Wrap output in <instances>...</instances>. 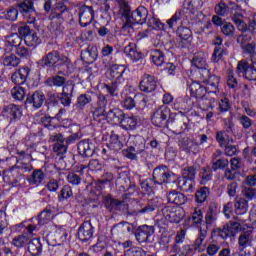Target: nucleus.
Listing matches in <instances>:
<instances>
[{"mask_svg": "<svg viewBox=\"0 0 256 256\" xmlns=\"http://www.w3.org/2000/svg\"><path fill=\"white\" fill-rule=\"evenodd\" d=\"M149 15V11L145 6H139L136 10H134L130 17H127L124 25L122 26V30L127 31V33H131L133 31V25H143V23L147 22V17Z\"/></svg>", "mask_w": 256, "mask_h": 256, "instance_id": "obj_1", "label": "nucleus"}, {"mask_svg": "<svg viewBox=\"0 0 256 256\" xmlns=\"http://www.w3.org/2000/svg\"><path fill=\"white\" fill-rule=\"evenodd\" d=\"M19 12L22 15H29V13H33V2L27 0L18 7H11L6 12H4V17L8 21H17V17L19 16Z\"/></svg>", "mask_w": 256, "mask_h": 256, "instance_id": "obj_2", "label": "nucleus"}, {"mask_svg": "<svg viewBox=\"0 0 256 256\" xmlns=\"http://www.w3.org/2000/svg\"><path fill=\"white\" fill-rule=\"evenodd\" d=\"M42 67H59L61 65H69V58L60 56L59 52L52 51L45 55L40 61Z\"/></svg>", "mask_w": 256, "mask_h": 256, "instance_id": "obj_3", "label": "nucleus"}, {"mask_svg": "<svg viewBox=\"0 0 256 256\" xmlns=\"http://www.w3.org/2000/svg\"><path fill=\"white\" fill-rule=\"evenodd\" d=\"M170 115L171 110L167 106H160L152 115L153 125L156 127H167V123H173V120L169 117Z\"/></svg>", "mask_w": 256, "mask_h": 256, "instance_id": "obj_4", "label": "nucleus"}, {"mask_svg": "<svg viewBox=\"0 0 256 256\" xmlns=\"http://www.w3.org/2000/svg\"><path fill=\"white\" fill-rule=\"evenodd\" d=\"M67 11V6L63 2L54 5L50 14L52 31H61V23H63V13Z\"/></svg>", "mask_w": 256, "mask_h": 256, "instance_id": "obj_5", "label": "nucleus"}, {"mask_svg": "<svg viewBox=\"0 0 256 256\" xmlns=\"http://www.w3.org/2000/svg\"><path fill=\"white\" fill-rule=\"evenodd\" d=\"M230 17L233 23L236 25L238 31H241L242 33H245V31H247V23L243 21V18L245 16L243 15V10H241V7H239V5L232 4L230 8Z\"/></svg>", "mask_w": 256, "mask_h": 256, "instance_id": "obj_6", "label": "nucleus"}, {"mask_svg": "<svg viewBox=\"0 0 256 256\" xmlns=\"http://www.w3.org/2000/svg\"><path fill=\"white\" fill-rule=\"evenodd\" d=\"M236 73L237 75H242L248 81H256V69L247 60H241L237 63Z\"/></svg>", "mask_w": 256, "mask_h": 256, "instance_id": "obj_7", "label": "nucleus"}, {"mask_svg": "<svg viewBox=\"0 0 256 256\" xmlns=\"http://www.w3.org/2000/svg\"><path fill=\"white\" fill-rule=\"evenodd\" d=\"M95 17V11L93 7L82 5L79 6V23L81 27H87V25H91L93 23V19Z\"/></svg>", "mask_w": 256, "mask_h": 256, "instance_id": "obj_8", "label": "nucleus"}, {"mask_svg": "<svg viewBox=\"0 0 256 256\" xmlns=\"http://www.w3.org/2000/svg\"><path fill=\"white\" fill-rule=\"evenodd\" d=\"M18 32L22 37H24V43L28 47H35L36 45H39V36H37V33L31 31L29 26H20L18 28Z\"/></svg>", "mask_w": 256, "mask_h": 256, "instance_id": "obj_9", "label": "nucleus"}, {"mask_svg": "<svg viewBox=\"0 0 256 256\" xmlns=\"http://www.w3.org/2000/svg\"><path fill=\"white\" fill-rule=\"evenodd\" d=\"M50 143L53 144V151L56 153V155H65L67 153V145H65V137H63V134H52L49 138Z\"/></svg>", "mask_w": 256, "mask_h": 256, "instance_id": "obj_10", "label": "nucleus"}, {"mask_svg": "<svg viewBox=\"0 0 256 256\" xmlns=\"http://www.w3.org/2000/svg\"><path fill=\"white\" fill-rule=\"evenodd\" d=\"M2 115L9 123H13V121H17V119L21 118L22 112L19 106L10 104L3 107Z\"/></svg>", "mask_w": 256, "mask_h": 256, "instance_id": "obj_11", "label": "nucleus"}, {"mask_svg": "<svg viewBox=\"0 0 256 256\" xmlns=\"http://www.w3.org/2000/svg\"><path fill=\"white\" fill-rule=\"evenodd\" d=\"M140 91L144 93H153L157 89V79L155 76L150 74H145L140 81Z\"/></svg>", "mask_w": 256, "mask_h": 256, "instance_id": "obj_12", "label": "nucleus"}, {"mask_svg": "<svg viewBox=\"0 0 256 256\" xmlns=\"http://www.w3.org/2000/svg\"><path fill=\"white\" fill-rule=\"evenodd\" d=\"M153 179L158 185H162V183H169V179H171V173H169L167 166L156 167L153 171Z\"/></svg>", "mask_w": 256, "mask_h": 256, "instance_id": "obj_13", "label": "nucleus"}, {"mask_svg": "<svg viewBox=\"0 0 256 256\" xmlns=\"http://www.w3.org/2000/svg\"><path fill=\"white\" fill-rule=\"evenodd\" d=\"M93 225L89 221H85L78 229V238L82 241H90L93 238Z\"/></svg>", "mask_w": 256, "mask_h": 256, "instance_id": "obj_14", "label": "nucleus"}, {"mask_svg": "<svg viewBox=\"0 0 256 256\" xmlns=\"http://www.w3.org/2000/svg\"><path fill=\"white\" fill-rule=\"evenodd\" d=\"M154 233L155 227L142 225L138 228L136 239L139 243H147V241H149V237H151Z\"/></svg>", "mask_w": 256, "mask_h": 256, "instance_id": "obj_15", "label": "nucleus"}, {"mask_svg": "<svg viewBox=\"0 0 256 256\" xmlns=\"http://www.w3.org/2000/svg\"><path fill=\"white\" fill-rule=\"evenodd\" d=\"M99 56V50L95 45H89L86 50L81 53V58L85 63L91 64L97 61V57Z\"/></svg>", "mask_w": 256, "mask_h": 256, "instance_id": "obj_16", "label": "nucleus"}, {"mask_svg": "<svg viewBox=\"0 0 256 256\" xmlns=\"http://www.w3.org/2000/svg\"><path fill=\"white\" fill-rule=\"evenodd\" d=\"M29 73H31V69H29V67L20 68L12 74V83H14V85H23L25 81H27Z\"/></svg>", "mask_w": 256, "mask_h": 256, "instance_id": "obj_17", "label": "nucleus"}, {"mask_svg": "<svg viewBox=\"0 0 256 256\" xmlns=\"http://www.w3.org/2000/svg\"><path fill=\"white\" fill-rule=\"evenodd\" d=\"M73 86L65 85L63 86L62 93L59 94V101L64 107H69L71 105V97H73Z\"/></svg>", "mask_w": 256, "mask_h": 256, "instance_id": "obj_18", "label": "nucleus"}, {"mask_svg": "<svg viewBox=\"0 0 256 256\" xmlns=\"http://www.w3.org/2000/svg\"><path fill=\"white\" fill-rule=\"evenodd\" d=\"M127 145H130L131 150L135 153H143L145 151V141L140 136L129 137Z\"/></svg>", "mask_w": 256, "mask_h": 256, "instance_id": "obj_19", "label": "nucleus"}, {"mask_svg": "<svg viewBox=\"0 0 256 256\" xmlns=\"http://www.w3.org/2000/svg\"><path fill=\"white\" fill-rule=\"evenodd\" d=\"M78 153L82 157H92L95 153V146L88 140H82L78 143Z\"/></svg>", "mask_w": 256, "mask_h": 256, "instance_id": "obj_20", "label": "nucleus"}, {"mask_svg": "<svg viewBox=\"0 0 256 256\" xmlns=\"http://www.w3.org/2000/svg\"><path fill=\"white\" fill-rule=\"evenodd\" d=\"M45 102V95L43 92L36 91L31 96L26 99V103L32 105L35 109H39L42 107L43 103Z\"/></svg>", "mask_w": 256, "mask_h": 256, "instance_id": "obj_21", "label": "nucleus"}, {"mask_svg": "<svg viewBox=\"0 0 256 256\" xmlns=\"http://www.w3.org/2000/svg\"><path fill=\"white\" fill-rule=\"evenodd\" d=\"M107 145L110 150L109 155H113V153H117V151H121V149H123V143L119 141V135L115 134V132L111 133Z\"/></svg>", "mask_w": 256, "mask_h": 256, "instance_id": "obj_22", "label": "nucleus"}, {"mask_svg": "<svg viewBox=\"0 0 256 256\" xmlns=\"http://www.w3.org/2000/svg\"><path fill=\"white\" fill-rule=\"evenodd\" d=\"M124 53L126 57H129L132 61H139V59H141V52L137 49V44L135 42H130L124 47Z\"/></svg>", "mask_w": 256, "mask_h": 256, "instance_id": "obj_23", "label": "nucleus"}, {"mask_svg": "<svg viewBox=\"0 0 256 256\" xmlns=\"http://www.w3.org/2000/svg\"><path fill=\"white\" fill-rule=\"evenodd\" d=\"M190 93L192 97H195L196 99H203L207 90L199 82H192L190 84Z\"/></svg>", "mask_w": 256, "mask_h": 256, "instance_id": "obj_24", "label": "nucleus"}, {"mask_svg": "<svg viewBox=\"0 0 256 256\" xmlns=\"http://www.w3.org/2000/svg\"><path fill=\"white\" fill-rule=\"evenodd\" d=\"M124 116L125 114L121 109H113L106 114V119L111 123H115L116 125L117 124L121 125V122L123 121Z\"/></svg>", "mask_w": 256, "mask_h": 256, "instance_id": "obj_25", "label": "nucleus"}, {"mask_svg": "<svg viewBox=\"0 0 256 256\" xmlns=\"http://www.w3.org/2000/svg\"><path fill=\"white\" fill-rule=\"evenodd\" d=\"M168 203H174V205H185L187 198L181 192L171 191L167 195Z\"/></svg>", "mask_w": 256, "mask_h": 256, "instance_id": "obj_26", "label": "nucleus"}, {"mask_svg": "<svg viewBox=\"0 0 256 256\" xmlns=\"http://www.w3.org/2000/svg\"><path fill=\"white\" fill-rule=\"evenodd\" d=\"M236 215H245L249 211V202L244 198H236L234 202Z\"/></svg>", "mask_w": 256, "mask_h": 256, "instance_id": "obj_27", "label": "nucleus"}, {"mask_svg": "<svg viewBox=\"0 0 256 256\" xmlns=\"http://www.w3.org/2000/svg\"><path fill=\"white\" fill-rule=\"evenodd\" d=\"M253 241V231L247 230L243 234H241L238 238V245L241 249H247L251 242Z\"/></svg>", "mask_w": 256, "mask_h": 256, "instance_id": "obj_28", "label": "nucleus"}, {"mask_svg": "<svg viewBox=\"0 0 256 256\" xmlns=\"http://www.w3.org/2000/svg\"><path fill=\"white\" fill-rule=\"evenodd\" d=\"M43 251V246L41 245V241L37 238H34L28 243V253L32 256L41 255Z\"/></svg>", "mask_w": 256, "mask_h": 256, "instance_id": "obj_29", "label": "nucleus"}, {"mask_svg": "<svg viewBox=\"0 0 256 256\" xmlns=\"http://www.w3.org/2000/svg\"><path fill=\"white\" fill-rule=\"evenodd\" d=\"M121 128L126 131H133L137 127V119L135 116H123L122 122H120Z\"/></svg>", "mask_w": 256, "mask_h": 256, "instance_id": "obj_30", "label": "nucleus"}, {"mask_svg": "<svg viewBox=\"0 0 256 256\" xmlns=\"http://www.w3.org/2000/svg\"><path fill=\"white\" fill-rule=\"evenodd\" d=\"M3 177L4 181H7L8 183H17V179H19V169H17V166H13L4 171Z\"/></svg>", "mask_w": 256, "mask_h": 256, "instance_id": "obj_31", "label": "nucleus"}, {"mask_svg": "<svg viewBox=\"0 0 256 256\" xmlns=\"http://www.w3.org/2000/svg\"><path fill=\"white\" fill-rule=\"evenodd\" d=\"M182 149L183 151H186V153L197 155V152L199 151V144L195 140L186 139L182 143Z\"/></svg>", "mask_w": 256, "mask_h": 256, "instance_id": "obj_32", "label": "nucleus"}, {"mask_svg": "<svg viewBox=\"0 0 256 256\" xmlns=\"http://www.w3.org/2000/svg\"><path fill=\"white\" fill-rule=\"evenodd\" d=\"M150 58L156 67H161L165 63V54L161 50H151Z\"/></svg>", "mask_w": 256, "mask_h": 256, "instance_id": "obj_33", "label": "nucleus"}, {"mask_svg": "<svg viewBox=\"0 0 256 256\" xmlns=\"http://www.w3.org/2000/svg\"><path fill=\"white\" fill-rule=\"evenodd\" d=\"M214 13L219 17H227L231 14V7L222 0L214 6Z\"/></svg>", "mask_w": 256, "mask_h": 256, "instance_id": "obj_34", "label": "nucleus"}, {"mask_svg": "<svg viewBox=\"0 0 256 256\" xmlns=\"http://www.w3.org/2000/svg\"><path fill=\"white\" fill-rule=\"evenodd\" d=\"M206 93L217 94L219 91V76H210L206 84Z\"/></svg>", "mask_w": 256, "mask_h": 256, "instance_id": "obj_35", "label": "nucleus"}, {"mask_svg": "<svg viewBox=\"0 0 256 256\" xmlns=\"http://www.w3.org/2000/svg\"><path fill=\"white\" fill-rule=\"evenodd\" d=\"M207 238V230L200 229V234L198 238L194 242V249L198 253H203L205 251V247H203V241Z\"/></svg>", "mask_w": 256, "mask_h": 256, "instance_id": "obj_36", "label": "nucleus"}, {"mask_svg": "<svg viewBox=\"0 0 256 256\" xmlns=\"http://www.w3.org/2000/svg\"><path fill=\"white\" fill-rule=\"evenodd\" d=\"M178 187H180L181 191H184L185 193H191L193 192V187H195V182L193 180H190L188 178H181L178 181Z\"/></svg>", "mask_w": 256, "mask_h": 256, "instance_id": "obj_37", "label": "nucleus"}, {"mask_svg": "<svg viewBox=\"0 0 256 256\" xmlns=\"http://www.w3.org/2000/svg\"><path fill=\"white\" fill-rule=\"evenodd\" d=\"M210 190L207 188V186H204L200 189H198L195 193V201L196 203H205L207 201V198L209 197Z\"/></svg>", "mask_w": 256, "mask_h": 256, "instance_id": "obj_38", "label": "nucleus"}, {"mask_svg": "<svg viewBox=\"0 0 256 256\" xmlns=\"http://www.w3.org/2000/svg\"><path fill=\"white\" fill-rule=\"evenodd\" d=\"M112 235H125V233H131V224L125 222L118 224L111 230Z\"/></svg>", "mask_w": 256, "mask_h": 256, "instance_id": "obj_39", "label": "nucleus"}, {"mask_svg": "<svg viewBox=\"0 0 256 256\" xmlns=\"http://www.w3.org/2000/svg\"><path fill=\"white\" fill-rule=\"evenodd\" d=\"M117 3L119 5V14L125 18V21H127V17H130L131 15V7H129V3L127 0H117Z\"/></svg>", "mask_w": 256, "mask_h": 256, "instance_id": "obj_40", "label": "nucleus"}, {"mask_svg": "<svg viewBox=\"0 0 256 256\" xmlns=\"http://www.w3.org/2000/svg\"><path fill=\"white\" fill-rule=\"evenodd\" d=\"M176 35L182 41H189L193 37V32L187 27L179 26L176 30Z\"/></svg>", "mask_w": 256, "mask_h": 256, "instance_id": "obj_41", "label": "nucleus"}, {"mask_svg": "<svg viewBox=\"0 0 256 256\" xmlns=\"http://www.w3.org/2000/svg\"><path fill=\"white\" fill-rule=\"evenodd\" d=\"M20 63L21 59H19V57H17L15 54H10L3 58L4 67H18Z\"/></svg>", "mask_w": 256, "mask_h": 256, "instance_id": "obj_42", "label": "nucleus"}, {"mask_svg": "<svg viewBox=\"0 0 256 256\" xmlns=\"http://www.w3.org/2000/svg\"><path fill=\"white\" fill-rule=\"evenodd\" d=\"M51 219H53V213L50 209L46 208L38 216V225H47Z\"/></svg>", "mask_w": 256, "mask_h": 256, "instance_id": "obj_43", "label": "nucleus"}, {"mask_svg": "<svg viewBox=\"0 0 256 256\" xmlns=\"http://www.w3.org/2000/svg\"><path fill=\"white\" fill-rule=\"evenodd\" d=\"M109 73L112 79H120L125 73V66L114 64L110 67Z\"/></svg>", "mask_w": 256, "mask_h": 256, "instance_id": "obj_44", "label": "nucleus"}, {"mask_svg": "<svg viewBox=\"0 0 256 256\" xmlns=\"http://www.w3.org/2000/svg\"><path fill=\"white\" fill-rule=\"evenodd\" d=\"M25 95H27V92L25 91V88L21 86H15L11 89V96L16 101H23L25 99Z\"/></svg>", "mask_w": 256, "mask_h": 256, "instance_id": "obj_45", "label": "nucleus"}, {"mask_svg": "<svg viewBox=\"0 0 256 256\" xmlns=\"http://www.w3.org/2000/svg\"><path fill=\"white\" fill-rule=\"evenodd\" d=\"M27 243H29V236L25 234L18 235L12 240V245H14V247H17L18 249H21V247H25Z\"/></svg>", "mask_w": 256, "mask_h": 256, "instance_id": "obj_46", "label": "nucleus"}, {"mask_svg": "<svg viewBox=\"0 0 256 256\" xmlns=\"http://www.w3.org/2000/svg\"><path fill=\"white\" fill-rule=\"evenodd\" d=\"M44 179H45V173H43V170L36 169L32 173V177L30 178V183H32V185H39L40 183H43Z\"/></svg>", "mask_w": 256, "mask_h": 256, "instance_id": "obj_47", "label": "nucleus"}, {"mask_svg": "<svg viewBox=\"0 0 256 256\" xmlns=\"http://www.w3.org/2000/svg\"><path fill=\"white\" fill-rule=\"evenodd\" d=\"M159 203H161V200H159L157 198H153L146 205L143 204L144 215L147 213H153V211H155V209H157V207H159Z\"/></svg>", "mask_w": 256, "mask_h": 256, "instance_id": "obj_48", "label": "nucleus"}, {"mask_svg": "<svg viewBox=\"0 0 256 256\" xmlns=\"http://www.w3.org/2000/svg\"><path fill=\"white\" fill-rule=\"evenodd\" d=\"M173 253H176V256H187L191 253V246L184 245L179 247L177 244H174L172 247Z\"/></svg>", "mask_w": 256, "mask_h": 256, "instance_id": "obj_49", "label": "nucleus"}, {"mask_svg": "<svg viewBox=\"0 0 256 256\" xmlns=\"http://www.w3.org/2000/svg\"><path fill=\"white\" fill-rule=\"evenodd\" d=\"M67 231L63 228H59L54 232V241L61 245V243H65L67 240Z\"/></svg>", "mask_w": 256, "mask_h": 256, "instance_id": "obj_50", "label": "nucleus"}, {"mask_svg": "<svg viewBox=\"0 0 256 256\" xmlns=\"http://www.w3.org/2000/svg\"><path fill=\"white\" fill-rule=\"evenodd\" d=\"M185 217V212L181 208H176L169 220L170 223H181V220Z\"/></svg>", "mask_w": 256, "mask_h": 256, "instance_id": "obj_51", "label": "nucleus"}, {"mask_svg": "<svg viewBox=\"0 0 256 256\" xmlns=\"http://www.w3.org/2000/svg\"><path fill=\"white\" fill-rule=\"evenodd\" d=\"M221 33L226 37H232L235 35V26L231 22H225L221 26Z\"/></svg>", "mask_w": 256, "mask_h": 256, "instance_id": "obj_52", "label": "nucleus"}, {"mask_svg": "<svg viewBox=\"0 0 256 256\" xmlns=\"http://www.w3.org/2000/svg\"><path fill=\"white\" fill-rule=\"evenodd\" d=\"M71 197H73V189L69 185H64L60 191V195L58 196L59 201L69 199Z\"/></svg>", "mask_w": 256, "mask_h": 256, "instance_id": "obj_53", "label": "nucleus"}, {"mask_svg": "<svg viewBox=\"0 0 256 256\" xmlns=\"http://www.w3.org/2000/svg\"><path fill=\"white\" fill-rule=\"evenodd\" d=\"M225 227L227 228L230 237H235V235H237L241 229V224L239 222H230L226 224Z\"/></svg>", "mask_w": 256, "mask_h": 256, "instance_id": "obj_54", "label": "nucleus"}, {"mask_svg": "<svg viewBox=\"0 0 256 256\" xmlns=\"http://www.w3.org/2000/svg\"><path fill=\"white\" fill-rule=\"evenodd\" d=\"M229 166V160L225 158H218L212 162V169L217 171L218 169H225Z\"/></svg>", "mask_w": 256, "mask_h": 256, "instance_id": "obj_55", "label": "nucleus"}, {"mask_svg": "<svg viewBox=\"0 0 256 256\" xmlns=\"http://www.w3.org/2000/svg\"><path fill=\"white\" fill-rule=\"evenodd\" d=\"M201 181L200 183L202 185H205L206 183H209L213 177V172H211V168H203L202 172L200 173Z\"/></svg>", "mask_w": 256, "mask_h": 256, "instance_id": "obj_56", "label": "nucleus"}, {"mask_svg": "<svg viewBox=\"0 0 256 256\" xmlns=\"http://www.w3.org/2000/svg\"><path fill=\"white\" fill-rule=\"evenodd\" d=\"M192 65L197 67V69H205V67H207V62L203 56L195 55L192 59Z\"/></svg>", "mask_w": 256, "mask_h": 256, "instance_id": "obj_57", "label": "nucleus"}, {"mask_svg": "<svg viewBox=\"0 0 256 256\" xmlns=\"http://www.w3.org/2000/svg\"><path fill=\"white\" fill-rule=\"evenodd\" d=\"M105 206H106V209H108L109 211H117L119 207V200L108 196L106 197V200H105Z\"/></svg>", "mask_w": 256, "mask_h": 256, "instance_id": "obj_58", "label": "nucleus"}, {"mask_svg": "<svg viewBox=\"0 0 256 256\" xmlns=\"http://www.w3.org/2000/svg\"><path fill=\"white\" fill-rule=\"evenodd\" d=\"M129 215L132 217H137L138 215H144L143 203H135L134 205L130 206Z\"/></svg>", "mask_w": 256, "mask_h": 256, "instance_id": "obj_59", "label": "nucleus"}, {"mask_svg": "<svg viewBox=\"0 0 256 256\" xmlns=\"http://www.w3.org/2000/svg\"><path fill=\"white\" fill-rule=\"evenodd\" d=\"M227 85L229 89H236L239 83L237 82V78L233 75V70L228 69L227 71Z\"/></svg>", "mask_w": 256, "mask_h": 256, "instance_id": "obj_60", "label": "nucleus"}, {"mask_svg": "<svg viewBox=\"0 0 256 256\" xmlns=\"http://www.w3.org/2000/svg\"><path fill=\"white\" fill-rule=\"evenodd\" d=\"M146 252L141 247H132L124 252L123 256H145Z\"/></svg>", "mask_w": 256, "mask_h": 256, "instance_id": "obj_61", "label": "nucleus"}, {"mask_svg": "<svg viewBox=\"0 0 256 256\" xmlns=\"http://www.w3.org/2000/svg\"><path fill=\"white\" fill-rule=\"evenodd\" d=\"M157 182L154 179H146L141 183V188L148 193H151L155 189Z\"/></svg>", "mask_w": 256, "mask_h": 256, "instance_id": "obj_62", "label": "nucleus"}, {"mask_svg": "<svg viewBox=\"0 0 256 256\" xmlns=\"http://www.w3.org/2000/svg\"><path fill=\"white\" fill-rule=\"evenodd\" d=\"M192 223L195 225H199L203 222V211H201L199 208H195L194 212L191 215Z\"/></svg>", "mask_w": 256, "mask_h": 256, "instance_id": "obj_63", "label": "nucleus"}, {"mask_svg": "<svg viewBox=\"0 0 256 256\" xmlns=\"http://www.w3.org/2000/svg\"><path fill=\"white\" fill-rule=\"evenodd\" d=\"M7 41L9 43V45H11L12 47H16V49L18 47L21 46V36H19L18 34H11L10 36H8Z\"/></svg>", "mask_w": 256, "mask_h": 256, "instance_id": "obj_64", "label": "nucleus"}]
</instances>
